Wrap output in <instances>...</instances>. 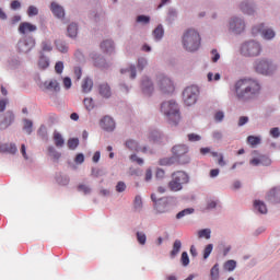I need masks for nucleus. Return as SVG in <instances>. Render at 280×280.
Instances as JSON below:
<instances>
[{
    "instance_id": "nucleus-1",
    "label": "nucleus",
    "mask_w": 280,
    "mask_h": 280,
    "mask_svg": "<svg viewBox=\"0 0 280 280\" xmlns=\"http://www.w3.org/2000/svg\"><path fill=\"white\" fill-rule=\"evenodd\" d=\"M234 93L238 102H255L261 95V81L255 78H243L235 82Z\"/></svg>"
},
{
    "instance_id": "nucleus-2",
    "label": "nucleus",
    "mask_w": 280,
    "mask_h": 280,
    "mask_svg": "<svg viewBox=\"0 0 280 280\" xmlns=\"http://www.w3.org/2000/svg\"><path fill=\"white\" fill-rule=\"evenodd\" d=\"M160 113L170 126L180 124V105L176 100L164 101L160 104Z\"/></svg>"
},
{
    "instance_id": "nucleus-3",
    "label": "nucleus",
    "mask_w": 280,
    "mask_h": 280,
    "mask_svg": "<svg viewBox=\"0 0 280 280\" xmlns=\"http://www.w3.org/2000/svg\"><path fill=\"white\" fill-rule=\"evenodd\" d=\"M253 71L257 75H264L265 78H270L279 71V65L275 60L268 57H260L254 60L252 65Z\"/></svg>"
},
{
    "instance_id": "nucleus-4",
    "label": "nucleus",
    "mask_w": 280,
    "mask_h": 280,
    "mask_svg": "<svg viewBox=\"0 0 280 280\" xmlns=\"http://www.w3.org/2000/svg\"><path fill=\"white\" fill-rule=\"evenodd\" d=\"M202 38L196 28H187L182 34V46L188 54H196L200 49Z\"/></svg>"
},
{
    "instance_id": "nucleus-5",
    "label": "nucleus",
    "mask_w": 280,
    "mask_h": 280,
    "mask_svg": "<svg viewBox=\"0 0 280 280\" xmlns=\"http://www.w3.org/2000/svg\"><path fill=\"white\" fill-rule=\"evenodd\" d=\"M238 54L243 58H259L264 54V45L258 39H246L241 43Z\"/></svg>"
},
{
    "instance_id": "nucleus-6",
    "label": "nucleus",
    "mask_w": 280,
    "mask_h": 280,
    "mask_svg": "<svg viewBox=\"0 0 280 280\" xmlns=\"http://www.w3.org/2000/svg\"><path fill=\"white\" fill-rule=\"evenodd\" d=\"M151 200L153 202V210L155 215H163L164 213H170L176 205V198L174 197H162L156 198V194H151Z\"/></svg>"
},
{
    "instance_id": "nucleus-7",
    "label": "nucleus",
    "mask_w": 280,
    "mask_h": 280,
    "mask_svg": "<svg viewBox=\"0 0 280 280\" xmlns=\"http://www.w3.org/2000/svg\"><path fill=\"white\" fill-rule=\"evenodd\" d=\"M226 28L234 36H242L246 32V19L243 15H232L228 19Z\"/></svg>"
},
{
    "instance_id": "nucleus-8",
    "label": "nucleus",
    "mask_w": 280,
    "mask_h": 280,
    "mask_svg": "<svg viewBox=\"0 0 280 280\" xmlns=\"http://www.w3.org/2000/svg\"><path fill=\"white\" fill-rule=\"evenodd\" d=\"M189 174L185 171H177L172 174V179L168 182V189L171 191H183V185H189Z\"/></svg>"
},
{
    "instance_id": "nucleus-9",
    "label": "nucleus",
    "mask_w": 280,
    "mask_h": 280,
    "mask_svg": "<svg viewBox=\"0 0 280 280\" xmlns=\"http://www.w3.org/2000/svg\"><path fill=\"white\" fill-rule=\"evenodd\" d=\"M261 36L262 40H275L277 32L275 28L266 26V23H258L252 26V36Z\"/></svg>"
},
{
    "instance_id": "nucleus-10",
    "label": "nucleus",
    "mask_w": 280,
    "mask_h": 280,
    "mask_svg": "<svg viewBox=\"0 0 280 280\" xmlns=\"http://www.w3.org/2000/svg\"><path fill=\"white\" fill-rule=\"evenodd\" d=\"M187 152H189V147H187V144H176L172 148L173 158L179 165H187V163H190L191 159L187 155Z\"/></svg>"
},
{
    "instance_id": "nucleus-11",
    "label": "nucleus",
    "mask_w": 280,
    "mask_h": 280,
    "mask_svg": "<svg viewBox=\"0 0 280 280\" xmlns=\"http://www.w3.org/2000/svg\"><path fill=\"white\" fill-rule=\"evenodd\" d=\"M34 47H36V38L32 35H24L18 40L16 51L19 54L27 55L34 49Z\"/></svg>"
},
{
    "instance_id": "nucleus-12",
    "label": "nucleus",
    "mask_w": 280,
    "mask_h": 280,
    "mask_svg": "<svg viewBox=\"0 0 280 280\" xmlns=\"http://www.w3.org/2000/svg\"><path fill=\"white\" fill-rule=\"evenodd\" d=\"M198 97H200V89L198 85L187 86L183 91V102L185 106H194L198 102Z\"/></svg>"
},
{
    "instance_id": "nucleus-13",
    "label": "nucleus",
    "mask_w": 280,
    "mask_h": 280,
    "mask_svg": "<svg viewBox=\"0 0 280 280\" xmlns=\"http://www.w3.org/2000/svg\"><path fill=\"white\" fill-rule=\"evenodd\" d=\"M156 86L163 95H172L174 93V81L167 75L160 74L156 80Z\"/></svg>"
},
{
    "instance_id": "nucleus-14",
    "label": "nucleus",
    "mask_w": 280,
    "mask_h": 280,
    "mask_svg": "<svg viewBox=\"0 0 280 280\" xmlns=\"http://www.w3.org/2000/svg\"><path fill=\"white\" fill-rule=\"evenodd\" d=\"M238 10L245 16H257L259 12V8L257 7V2H255V0H242L238 3Z\"/></svg>"
},
{
    "instance_id": "nucleus-15",
    "label": "nucleus",
    "mask_w": 280,
    "mask_h": 280,
    "mask_svg": "<svg viewBox=\"0 0 280 280\" xmlns=\"http://www.w3.org/2000/svg\"><path fill=\"white\" fill-rule=\"evenodd\" d=\"M15 119L16 116L12 110L0 114V130H8V128L14 124Z\"/></svg>"
},
{
    "instance_id": "nucleus-16",
    "label": "nucleus",
    "mask_w": 280,
    "mask_h": 280,
    "mask_svg": "<svg viewBox=\"0 0 280 280\" xmlns=\"http://www.w3.org/2000/svg\"><path fill=\"white\" fill-rule=\"evenodd\" d=\"M140 89L147 97L152 96V93H154V82H152V79L150 77H142L140 80Z\"/></svg>"
},
{
    "instance_id": "nucleus-17",
    "label": "nucleus",
    "mask_w": 280,
    "mask_h": 280,
    "mask_svg": "<svg viewBox=\"0 0 280 280\" xmlns=\"http://www.w3.org/2000/svg\"><path fill=\"white\" fill-rule=\"evenodd\" d=\"M91 59L93 60L94 67L97 69H108L110 68V62L106 61V58L104 56L97 54V52H92Z\"/></svg>"
},
{
    "instance_id": "nucleus-18",
    "label": "nucleus",
    "mask_w": 280,
    "mask_h": 280,
    "mask_svg": "<svg viewBox=\"0 0 280 280\" xmlns=\"http://www.w3.org/2000/svg\"><path fill=\"white\" fill-rule=\"evenodd\" d=\"M50 12L55 16V19H58L59 21H65V16L67 15L65 7L56 1H52L50 3Z\"/></svg>"
},
{
    "instance_id": "nucleus-19",
    "label": "nucleus",
    "mask_w": 280,
    "mask_h": 280,
    "mask_svg": "<svg viewBox=\"0 0 280 280\" xmlns=\"http://www.w3.org/2000/svg\"><path fill=\"white\" fill-rule=\"evenodd\" d=\"M149 139L153 141V143H158L159 145H165V143H167V137L159 130L151 131L149 135Z\"/></svg>"
},
{
    "instance_id": "nucleus-20",
    "label": "nucleus",
    "mask_w": 280,
    "mask_h": 280,
    "mask_svg": "<svg viewBox=\"0 0 280 280\" xmlns=\"http://www.w3.org/2000/svg\"><path fill=\"white\" fill-rule=\"evenodd\" d=\"M36 30H38V27L30 22H22L18 27V32L21 34V36H26V34L36 32Z\"/></svg>"
},
{
    "instance_id": "nucleus-21",
    "label": "nucleus",
    "mask_w": 280,
    "mask_h": 280,
    "mask_svg": "<svg viewBox=\"0 0 280 280\" xmlns=\"http://www.w3.org/2000/svg\"><path fill=\"white\" fill-rule=\"evenodd\" d=\"M98 95L104 100H110L113 97V90L108 83H101L98 85Z\"/></svg>"
},
{
    "instance_id": "nucleus-22",
    "label": "nucleus",
    "mask_w": 280,
    "mask_h": 280,
    "mask_svg": "<svg viewBox=\"0 0 280 280\" xmlns=\"http://www.w3.org/2000/svg\"><path fill=\"white\" fill-rule=\"evenodd\" d=\"M101 128L106 132H113L115 130V120L110 116H105L101 119Z\"/></svg>"
},
{
    "instance_id": "nucleus-23",
    "label": "nucleus",
    "mask_w": 280,
    "mask_h": 280,
    "mask_svg": "<svg viewBox=\"0 0 280 280\" xmlns=\"http://www.w3.org/2000/svg\"><path fill=\"white\" fill-rule=\"evenodd\" d=\"M101 49L103 54L112 56V54H115V42H113V39L103 40L101 43Z\"/></svg>"
},
{
    "instance_id": "nucleus-24",
    "label": "nucleus",
    "mask_w": 280,
    "mask_h": 280,
    "mask_svg": "<svg viewBox=\"0 0 280 280\" xmlns=\"http://www.w3.org/2000/svg\"><path fill=\"white\" fill-rule=\"evenodd\" d=\"M177 20H178V9L174 7H170L166 12L165 22L168 25H174V23H176Z\"/></svg>"
},
{
    "instance_id": "nucleus-25",
    "label": "nucleus",
    "mask_w": 280,
    "mask_h": 280,
    "mask_svg": "<svg viewBox=\"0 0 280 280\" xmlns=\"http://www.w3.org/2000/svg\"><path fill=\"white\" fill-rule=\"evenodd\" d=\"M250 165H254L255 167L259 166V165H264L265 167H268V165H271L272 161L270 160V158L266 156V155H261L260 158H254L253 160H250Z\"/></svg>"
},
{
    "instance_id": "nucleus-26",
    "label": "nucleus",
    "mask_w": 280,
    "mask_h": 280,
    "mask_svg": "<svg viewBox=\"0 0 280 280\" xmlns=\"http://www.w3.org/2000/svg\"><path fill=\"white\" fill-rule=\"evenodd\" d=\"M280 189L279 188H272L271 190H269L266 195V200H268V202H272L273 205H277L278 202H280Z\"/></svg>"
},
{
    "instance_id": "nucleus-27",
    "label": "nucleus",
    "mask_w": 280,
    "mask_h": 280,
    "mask_svg": "<svg viewBox=\"0 0 280 280\" xmlns=\"http://www.w3.org/2000/svg\"><path fill=\"white\" fill-rule=\"evenodd\" d=\"M49 65H51V61L49 60V57L47 55L39 52V58L37 61V67L40 71H45L46 69H49Z\"/></svg>"
},
{
    "instance_id": "nucleus-28",
    "label": "nucleus",
    "mask_w": 280,
    "mask_h": 280,
    "mask_svg": "<svg viewBox=\"0 0 280 280\" xmlns=\"http://www.w3.org/2000/svg\"><path fill=\"white\" fill-rule=\"evenodd\" d=\"M122 75H128L130 80H137V66L129 65L120 70Z\"/></svg>"
},
{
    "instance_id": "nucleus-29",
    "label": "nucleus",
    "mask_w": 280,
    "mask_h": 280,
    "mask_svg": "<svg viewBox=\"0 0 280 280\" xmlns=\"http://www.w3.org/2000/svg\"><path fill=\"white\" fill-rule=\"evenodd\" d=\"M44 88L46 89V91H52L54 93H60V83L56 79L44 82Z\"/></svg>"
},
{
    "instance_id": "nucleus-30",
    "label": "nucleus",
    "mask_w": 280,
    "mask_h": 280,
    "mask_svg": "<svg viewBox=\"0 0 280 280\" xmlns=\"http://www.w3.org/2000/svg\"><path fill=\"white\" fill-rule=\"evenodd\" d=\"M182 248H183V242H180V240H175L173 243V248L170 253L171 259H176V257H178V253H180Z\"/></svg>"
},
{
    "instance_id": "nucleus-31",
    "label": "nucleus",
    "mask_w": 280,
    "mask_h": 280,
    "mask_svg": "<svg viewBox=\"0 0 280 280\" xmlns=\"http://www.w3.org/2000/svg\"><path fill=\"white\" fill-rule=\"evenodd\" d=\"M254 209H255V211H257L261 215H266V213H268V207L261 200H255L254 201Z\"/></svg>"
},
{
    "instance_id": "nucleus-32",
    "label": "nucleus",
    "mask_w": 280,
    "mask_h": 280,
    "mask_svg": "<svg viewBox=\"0 0 280 280\" xmlns=\"http://www.w3.org/2000/svg\"><path fill=\"white\" fill-rule=\"evenodd\" d=\"M133 211L135 213H141L143 211V198L141 195H137L133 199Z\"/></svg>"
},
{
    "instance_id": "nucleus-33",
    "label": "nucleus",
    "mask_w": 280,
    "mask_h": 280,
    "mask_svg": "<svg viewBox=\"0 0 280 280\" xmlns=\"http://www.w3.org/2000/svg\"><path fill=\"white\" fill-rule=\"evenodd\" d=\"M154 40H163V36H165V28H163V24H159L152 32Z\"/></svg>"
},
{
    "instance_id": "nucleus-34",
    "label": "nucleus",
    "mask_w": 280,
    "mask_h": 280,
    "mask_svg": "<svg viewBox=\"0 0 280 280\" xmlns=\"http://www.w3.org/2000/svg\"><path fill=\"white\" fill-rule=\"evenodd\" d=\"M22 121H23V127H22L23 132H25L28 136L32 135L34 132V121H32L28 118H24Z\"/></svg>"
},
{
    "instance_id": "nucleus-35",
    "label": "nucleus",
    "mask_w": 280,
    "mask_h": 280,
    "mask_svg": "<svg viewBox=\"0 0 280 280\" xmlns=\"http://www.w3.org/2000/svg\"><path fill=\"white\" fill-rule=\"evenodd\" d=\"M0 152H8L9 154H16L19 149L15 143H4L0 145Z\"/></svg>"
},
{
    "instance_id": "nucleus-36",
    "label": "nucleus",
    "mask_w": 280,
    "mask_h": 280,
    "mask_svg": "<svg viewBox=\"0 0 280 280\" xmlns=\"http://www.w3.org/2000/svg\"><path fill=\"white\" fill-rule=\"evenodd\" d=\"M47 150L48 156H50L55 163H58V161H60V158L62 156V153L58 152V150H56V147L54 145H49Z\"/></svg>"
},
{
    "instance_id": "nucleus-37",
    "label": "nucleus",
    "mask_w": 280,
    "mask_h": 280,
    "mask_svg": "<svg viewBox=\"0 0 280 280\" xmlns=\"http://www.w3.org/2000/svg\"><path fill=\"white\" fill-rule=\"evenodd\" d=\"M82 93H91L93 91V79L85 78L81 84Z\"/></svg>"
},
{
    "instance_id": "nucleus-38",
    "label": "nucleus",
    "mask_w": 280,
    "mask_h": 280,
    "mask_svg": "<svg viewBox=\"0 0 280 280\" xmlns=\"http://www.w3.org/2000/svg\"><path fill=\"white\" fill-rule=\"evenodd\" d=\"M55 180L56 183H58V185H61L62 187L69 185L70 183L69 175H65L62 173H57L55 176Z\"/></svg>"
},
{
    "instance_id": "nucleus-39",
    "label": "nucleus",
    "mask_w": 280,
    "mask_h": 280,
    "mask_svg": "<svg viewBox=\"0 0 280 280\" xmlns=\"http://www.w3.org/2000/svg\"><path fill=\"white\" fill-rule=\"evenodd\" d=\"M54 51V46L51 45V40H44L40 44L39 54H51Z\"/></svg>"
},
{
    "instance_id": "nucleus-40",
    "label": "nucleus",
    "mask_w": 280,
    "mask_h": 280,
    "mask_svg": "<svg viewBox=\"0 0 280 280\" xmlns=\"http://www.w3.org/2000/svg\"><path fill=\"white\" fill-rule=\"evenodd\" d=\"M52 139L56 148H65V138L62 137V133L55 131L52 135Z\"/></svg>"
},
{
    "instance_id": "nucleus-41",
    "label": "nucleus",
    "mask_w": 280,
    "mask_h": 280,
    "mask_svg": "<svg viewBox=\"0 0 280 280\" xmlns=\"http://www.w3.org/2000/svg\"><path fill=\"white\" fill-rule=\"evenodd\" d=\"M55 45L61 54H67L69 51V45L62 39L55 40Z\"/></svg>"
},
{
    "instance_id": "nucleus-42",
    "label": "nucleus",
    "mask_w": 280,
    "mask_h": 280,
    "mask_svg": "<svg viewBox=\"0 0 280 280\" xmlns=\"http://www.w3.org/2000/svg\"><path fill=\"white\" fill-rule=\"evenodd\" d=\"M77 189L80 194H83V196H91L93 191V188L86 184H79Z\"/></svg>"
},
{
    "instance_id": "nucleus-43",
    "label": "nucleus",
    "mask_w": 280,
    "mask_h": 280,
    "mask_svg": "<svg viewBox=\"0 0 280 280\" xmlns=\"http://www.w3.org/2000/svg\"><path fill=\"white\" fill-rule=\"evenodd\" d=\"M178 163L176 161V158L173 156H170V158H163V159H160L159 161V165H162V166H170V165H174Z\"/></svg>"
},
{
    "instance_id": "nucleus-44",
    "label": "nucleus",
    "mask_w": 280,
    "mask_h": 280,
    "mask_svg": "<svg viewBox=\"0 0 280 280\" xmlns=\"http://www.w3.org/2000/svg\"><path fill=\"white\" fill-rule=\"evenodd\" d=\"M126 148H128V150L131 151H136L139 152L140 148H139V142H137L133 139H129L125 142Z\"/></svg>"
},
{
    "instance_id": "nucleus-45",
    "label": "nucleus",
    "mask_w": 280,
    "mask_h": 280,
    "mask_svg": "<svg viewBox=\"0 0 280 280\" xmlns=\"http://www.w3.org/2000/svg\"><path fill=\"white\" fill-rule=\"evenodd\" d=\"M247 143L252 145V148H257L261 143V137L259 136H249L247 137Z\"/></svg>"
},
{
    "instance_id": "nucleus-46",
    "label": "nucleus",
    "mask_w": 280,
    "mask_h": 280,
    "mask_svg": "<svg viewBox=\"0 0 280 280\" xmlns=\"http://www.w3.org/2000/svg\"><path fill=\"white\" fill-rule=\"evenodd\" d=\"M20 21H23V16L15 14L9 19L8 25H9V27H16L19 25Z\"/></svg>"
},
{
    "instance_id": "nucleus-47",
    "label": "nucleus",
    "mask_w": 280,
    "mask_h": 280,
    "mask_svg": "<svg viewBox=\"0 0 280 280\" xmlns=\"http://www.w3.org/2000/svg\"><path fill=\"white\" fill-rule=\"evenodd\" d=\"M211 280H219L220 279V265L215 264L210 270Z\"/></svg>"
},
{
    "instance_id": "nucleus-48",
    "label": "nucleus",
    "mask_w": 280,
    "mask_h": 280,
    "mask_svg": "<svg viewBox=\"0 0 280 280\" xmlns=\"http://www.w3.org/2000/svg\"><path fill=\"white\" fill-rule=\"evenodd\" d=\"M68 36L70 38H75L78 36V24L77 23H71L68 25Z\"/></svg>"
},
{
    "instance_id": "nucleus-49",
    "label": "nucleus",
    "mask_w": 280,
    "mask_h": 280,
    "mask_svg": "<svg viewBox=\"0 0 280 280\" xmlns=\"http://www.w3.org/2000/svg\"><path fill=\"white\" fill-rule=\"evenodd\" d=\"M91 176H93L94 178H100V176H106V171L104 168L92 167Z\"/></svg>"
},
{
    "instance_id": "nucleus-50",
    "label": "nucleus",
    "mask_w": 280,
    "mask_h": 280,
    "mask_svg": "<svg viewBox=\"0 0 280 280\" xmlns=\"http://www.w3.org/2000/svg\"><path fill=\"white\" fill-rule=\"evenodd\" d=\"M37 135L38 137H40V139H43L44 141H47L49 139L48 135H47V127L45 125H42L39 127V129L37 130Z\"/></svg>"
},
{
    "instance_id": "nucleus-51",
    "label": "nucleus",
    "mask_w": 280,
    "mask_h": 280,
    "mask_svg": "<svg viewBox=\"0 0 280 280\" xmlns=\"http://www.w3.org/2000/svg\"><path fill=\"white\" fill-rule=\"evenodd\" d=\"M194 211V208H186L176 214V220H182V218H185V215H191Z\"/></svg>"
},
{
    "instance_id": "nucleus-52",
    "label": "nucleus",
    "mask_w": 280,
    "mask_h": 280,
    "mask_svg": "<svg viewBox=\"0 0 280 280\" xmlns=\"http://www.w3.org/2000/svg\"><path fill=\"white\" fill-rule=\"evenodd\" d=\"M235 268H237V261H235V260H228L224 264V270H228V272H233V270H235Z\"/></svg>"
},
{
    "instance_id": "nucleus-53",
    "label": "nucleus",
    "mask_w": 280,
    "mask_h": 280,
    "mask_svg": "<svg viewBox=\"0 0 280 280\" xmlns=\"http://www.w3.org/2000/svg\"><path fill=\"white\" fill-rule=\"evenodd\" d=\"M145 67H148V59L145 57L138 58L137 69L139 71H143V69H145Z\"/></svg>"
},
{
    "instance_id": "nucleus-54",
    "label": "nucleus",
    "mask_w": 280,
    "mask_h": 280,
    "mask_svg": "<svg viewBox=\"0 0 280 280\" xmlns=\"http://www.w3.org/2000/svg\"><path fill=\"white\" fill-rule=\"evenodd\" d=\"M78 145H80V139H78V138H70L68 140V148H69V150H77Z\"/></svg>"
},
{
    "instance_id": "nucleus-55",
    "label": "nucleus",
    "mask_w": 280,
    "mask_h": 280,
    "mask_svg": "<svg viewBox=\"0 0 280 280\" xmlns=\"http://www.w3.org/2000/svg\"><path fill=\"white\" fill-rule=\"evenodd\" d=\"M136 21L140 25H150L151 18L149 15H138Z\"/></svg>"
},
{
    "instance_id": "nucleus-56",
    "label": "nucleus",
    "mask_w": 280,
    "mask_h": 280,
    "mask_svg": "<svg viewBox=\"0 0 280 280\" xmlns=\"http://www.w3.org/2000/svg\"><path fill=\"white\" fill-rule=\"evenodd\" d=\"M136 237L141 246H145V242H148V236L145 235V233L137 232Z\"/></svg>"
},
{
    "instance_id": "nucleus-57",
    "label": "nucleus",
    "mask_w": 280,
    "mask_h": 280,
    "mask_svg": "<svg viewBox=\"0 0 280 280\" xmlns=\"http://www.w3.org/2000/svg\"><path fill=\"white\" fill-rule=\"evenodd\" d=\"M198 237L205 240H211V229H202L198 232Z\"/></svg>"
},
{
    "instance_id": "nucleus-58",
    "label": "nucleus",
    "mask_w": 280,
    "mask_h": 280,
    "mask_svg": "<svg viewBox=\"0 0 280 280\" xmlns=\"http://www.w3.org/2000/svg\"><path fill=\"white\" fill-rule=\"evenodd\" d=\"M180 261L184 268H187V266H189V254H187V252L182 253Z\"/></svg>"
},
{
    "instance_id": "nucleus-59",
    "label": "nucleus",
    "mask_w": 280,
    "mask_h": 280,
    "mask_svg": "<svg viewBox=\"0 0 280 280\" xmlns=\"http://www.w3.org/2000/svg\"><path fill=\"white\" fill-rule=\"evenodd\" d=\"M211 253H213V244H208L203 249V259H209Z\"/></svg>"
},
{
    "instance_id": "nucleus-60",
    "label": "nucleus",
    "mask_w": 280,
    "mask_h": 280,
    "mask_svg": "<svg viewBox=\"0 0 280 280\" xmlns=\"http://www.w3.org/2000/svg\"><path fill=\"white\" fill-rule=\"evenodd\" d=\"M27 16H38V8L30 5L26 11Z\"/></svg>"
},
{
    "instance_id": "nucleus-61",
    "label": "nucleus",
    "mask_w": 280,
    "mask_h": 280,
    "mask_svg": "<svg viewBox=\"0 0 280 280\" xmlns=\"http://www.w3.org/2000/svg\"><path fill=\"white\" fill-rule=\"evenodd\" d=\"M55 71L58 73V75L62 74V71H65V62L57 61L55 65Z\"/></svg>"
},
{
    "instance_id": "nucleus-62",
    "label": "nucleus",
    "mask_w": 280,
    "mask_h": 280,
    "mask_svg": "<svg viewBox=\"0 0 280 280\" xmlns=\"http://www.w3.org/2000/svg\"><path fill=\"white\" fill-rule=\"evenodd\" d=\"M269 135L273 139H279V137H280V129H279V127L271 128L270 131H269Z\"/></svg>"
},
{
    "instance_id": "nucleus-63",
    "label": "nucleus",
    "mask_w": 280,
    "mask_h": 280,
    "mask_svg": "<svg viewBox=\"0 0 280 280\" xmlns=\"http://www.w3.org/2000/svg\"><path fill=\"white\" fill-rule=\"evenodd\" d=\"M83 104L86 110H93V98H84Z\"/></svg>"
},
{
    "instance_id": "nucleus-64",
    "label": "nucleus",
    "mask_w": 280,
    "mask_h": 280,
    "mask_svg": "<svg viewBox=\"0 0 280 280\" xmlns=\"http://www.w3.org/2000/svg\"><path fill=\"white\" fill-rule=\"evenodd\" d=\"M211 56L212 62H218V60H220V52H218V49H212Z\"/></svg>"
}]
</instances>
